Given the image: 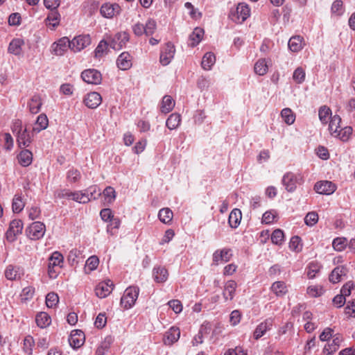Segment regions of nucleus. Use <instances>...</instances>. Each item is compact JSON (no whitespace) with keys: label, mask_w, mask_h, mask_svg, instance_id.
I'll use <instances>...</instances> for the list:
<instances>
[{"label":"nucleus","mask_w":355,"mask_h":355,"mask_svg":"<svg viewBox=\"0 0 355 355\" xmlns=\"http://www.w3.org/2000/svg\"><path fill=\"white\" fill-rule=\"evenodd\" d=\"M5 277L10 281L19 280L24 274L23 268L19 266L8 265L5 270Z\"/></svg>","instance_id":"17"},{"label":"nucleus","mask_w":355,"mask_h":355,"mask_svg":"<svg viewBox=\"0 0 355 355\" xmlns=\"http://www.w3.org/2000/svg\"><path fill=\"white\" fill-rule=\"evenodd\" d=\"M273 325L274 319L272 318H266L257 326L253 333L254 338L255 340L261 338L267 331L272 329Z\"/></svg>","instance_id":"15"},{"label":"nucleus","mask_w":355,"mask_h":355,"mask_svg":"<svg viewBox=\"0 0 355 355\" xmlns=\"http://www.w3.org/2000/svg\"><path fill=\"white\" fill-rule=\"evenodd\" d=\"M19 164L23 167L30 166L33 162V153L28 149H24L17 156Z\"/></svg>","instance_id":"28"},{"label":"nucleus","mask_w":355,"mask_h":355,"mask_svg":"<svg viewBox=\"0 0 355 355\" xmlns=\"http://www.w3.org/2000/svg\"><path fill=\"white\" fill-rule=\"evenodd\" d=\"M24 41L21 38H14L9 44L8 51L15 55H19L22 52Z\"/></svg>","instance_id":"30"},{"label":"nucleus","mask_w":355,"mask_h":355,"mask_svg":"<svg viewBox=\"0 0 355 355\" xmlns=\"http://www.w3.org/2000/svg\"><path fill=\"white\" fill-rule=\"evenodd\" d=\"M82 193L86 196L87 200H86V203H88L92 200L98 199L102 194L100 191V189L97 185H91L88 188L85 190H82Z\"/></svg>","instance_id":"33"},{"label":"nucleus","mask_w":355,"mask_h":355,"mask_svg":"<svg viewBox=\"0 0 355 355\" xmlns=\"http://www.w3.org/2000/svg\"><path fill=\"white\" fill-rule=\"evenodd\" d=\"M232 257V250L228 248H224L221 250H216L212 255V261L215 265L219 262H228Z\"/></svg>","instance_id":"16"},{"label":"nucleus","mask_w":355,"mask_h":355,"mask_svg":"<svg viewBox=\"0 0 355 355\" xmlns=\"http://www.w3.org/2000/svg\"><path fill=\"white\" fill-rule=\"evenodd\" d=\"M49 125V119L45 114H40L35 123L32 131L35 133H39L43 130L47 128Z\"/></svg>","instance_id":"34"},{"label":"nucleus","mask_w":355,"mask_h":355,"mask_svg":"<svg viewBox=\"0 0 355 355\" xmlns=\"http://www.w3.org/2000/svg\"><path fill=\"white\" fill-rule=\"evenodd\" d=\"M35 345V340L33 336L28 335L26 336L24 339L23 343V351L27 355H32L33 351V347Z\"/></svg>","instance_id":"48"},{"label":"nucleus","mask_w":355,"mask_h":355,"mask_svg":"<svg viewBox=\"0 0 355 355\" xmlns=\"http://www.w3.org/2000/svg\"><path fill=\"white\" fill-rule=\"evenodd\" d=\"M289 248L295 252H300L301 250V239L300 236H294L291 237L289 242Z\"/></svg>","instance_id":"60"},{"label":"nucleus","mask_w":355,"mask_h":355,"mask_svg":"<svg viewBox=\"0 0 355 355\" xmlns=\"http://www.w3.org/2000/svg\"><path fill=\"white\" fill-rule=\"evenodd\" d=\"M175 105L173 98L169 95H165L161 102L160 111L164 114H167L173 109Z\"/></svg>","instance_id":"37"},{"label":"nucleus","mask_w":355,"mask_h":355,"mask_svg":"<svg viewBox=\"0 0 355 355\" xmlns=\"http://www.w3.org/2000/svg\"><path fill=\"white\" fill-rule=\"evenodd\" d=\"M347 269L344 266H339L336 267L329 275V281L333 284L339 282L343 276L346 275Z\"/></svg>","instance_id":"32"},{"label":"nucleus","mask_w":355,"mask_h":355,"mask_svg":"<svg viewBox=\"0 0 355 355\" xmlns=\"http://www.w3.org/2000/svg\"><path fill=\"white\" fill-rule=\"evenodd\" d=\"M71 42V50L73 52H79L91 44L89 35H81L75 37Z\"/></svg>","instance_id":"11"},{"label":"nucleus","mask_w":355,"mask_h":355,"mask_svg":"<svg viewBox=\"0 0 355 355\" xmlns=\"http://www.w3.org/2000/svg\"><path fill=\"white\" fill-rule=\"evenodd\" d=\"M173 217V213L171 209L162 208L159 211L158 218L159 220L164 223L169 225L171 223Z\"/></svg>","instance_id":"42"},{"label":"nucleus","mask_w":355,"mask_h":355,"mask_svg":"<svg viewBox=\"0 0 355 355\" xmlns=\"http://www.w3.org/2000/svg\"><path fill=\"white\" fill-rule=\"evenodd\" d=\"M130 40L129 33L126 31L119 32L109 38L110 46L116 51L121 50Z\"/></svg>","instance_id":"8"},{"label":"nucleus","mask_w":355,"mask_h":355,"mask_svg":"<svg viewBox=\"0 0 355 355\" xmlns=\"http://www.w3.org/2000/svg\"><path fill=\"white\" fill-rule=\"evenodd\" d=\"M116 62L119 69L125 71L131 68L132 57L128 51H124L118 56Z\"/></svg>","instance_id":"22"},{"label":"nucleus","mask_w":355,"mask_h":355,"mask_svg":"<svg viewBox=\"0 0 355 355\" xmlns=\"http://www.w3.org/2000/svg\"><path fill=\"white\" fill-rule=\"evenodd\" d=\"M281 116L284 121L288 125H291L295 122V115L290 108L283 109L281 112Z\"/></svg>","instance_id":"53"},{"label":"nucleus","mask_w":355,"mask_h":355,"mask_svg":"<svg viewBox=\"0 0 355 355\" xmlns=\"http://www.w3.org/2000/svg\"><path fill=\"white\" fill-rule=\"evenodd\" d=\"M204 35V30L201 28L197 27L194 28L193 32L189 35V45L194 47L197 46L202 39Z\"/></svg>","instance_id":"38"},{"label":"nucleus","mask_w":355,"mask_h":355,"mask_svg":"<svg viewBox=\"0 0 355 355\" xmlns=\"http://www.w3.org/2000/svg\"><path fill=\"white\" fill-rule=\"evenodd\" d=\"M304 44V40L300 35L291 37L288 43L289 49L294 53L300 51L303 49Z\"/></svg>","instance_id":"27"},{"label":"nucleus","mask_w":355,"mask_h":355,"mask_svg":"<svg viewBox=\"0 0 355 355\" xmlns=\"http://www.w3.org/2000/svg\"><path fill=\"white\" fill-rule=\"evenodd\" d=\"M341 118L339 115H334L331 117L329 123V131L331 135L334 136L335 133L340 128Z\"/></svg>","instance_id":"46"},{"label":"nucleus","mask_w":355,"mask_h":355,"mask_svg":"<svg viewBox=\"0 0 355 355\" xmlns=\"http://www.w3.org/2000/svg\"><path fill=\"white\" fill-rule=\"evenodd\" d=\"M306 73L304 69L299 67L296 68L293 73V79L297 84H302L304 82Z\"/></svg>","instance_id":"56"},{"label":"nucleus","mask_w":355,"mask_h":355,"mask_svg":"<svg viewBox=\"0 0 355 355\" xmlns=\"http://www.w3.org/2000/svg\"><path fill=\"white\" fill-rule=\"evenodd\" d=\"M42 105V98L38 94H34L28 102L29 112L33 114H37L40 111Z\"/></svg>","instance_id":"29"},{"label":"nucleus","mask_w":355,"mask_h":355,"mask_svg":"<svg viewBox=\"0 0 355 355\" xmlns=\"http://www.w3.org/2000/svg\"><path fill=\"white\" fill-rule=\"evenodd\" d=\"M108 222L109 223L107 226V232L111 236L115 235L121 225L120 219L119 218L114 217Z\"/></svg>","instance_id":"50"},{"label":"nucleus","mask_w":355,"mask_h":355,"mask_svg":"<svg viewBox=\"0 0 355 355\" xmlns=\"http://www.w3.org/2000/svg\"><path fill=\"white\" fill-rule=\"evenodd\" d=\"M113 284L111 280L101 282L96 286L95 293L99 298H105L110 295L112 291Z\"/></svg>","instance_id":"19"},{"label":"nucleus","mask_w":355,"mask_h":355,"mask_svg":"<svg viewBox=\"0 0 355 355\" xmlns=\"http://www.w3.org/2000/svg\"><path fill=\"white\" fill-rule=\"evenodd\" d=\"M23 223L19 219L12 220L7 230L5 237L8 242L13 243L17 239V236L22 233Z\"/></svg>","instance_id":"6"},{"label":"nucleus","mask_w":355,"mask_h":355,"mask_svg":"<svg viewBox=\"0 0 355 355\" xmlns=\"http://www.w3.org/2000/svg\"><path fill=\"white\" fill-rule=\"evenodd\" d=\"M121 8L118 3H105L100 8L101 15L107 19H112L121 13Z\"/></svg>","instance_id":"13"},{"label":"nucleus","mask_w":355,"mask_h":355,"mask_svg":"<svg viewBox=\"0 0 355 355\" xmlns=\"http://www.w3.org/2000/svg\"><path fill=\"white\" fill-rule=\"evenodd\" d=\"M102 102V98L99 93L92 92L88 93L83 99V103L89 109H96Z\"/></svg>","instance_id":"18"},{"label":"nucleus","mask_w":355,"mask_h":355,"mask_svg":"<svg viewBox=\"0 0 355 355\" xmlns=\"http://www.w3.org/2000/svg\"><path fill=\"white\" fill-rule=\"evenodd\" d=\"M347 245V239L345 237H337L333 240L332 246L338 252H342Z\"/></svg>","instance_id":"55"},{"label":"nucleus","mask_w":355,"mask_h":355,"mask_svg":"<svg viewBox=\"0 0 355 355\" xmlns=\"http://www.w3.org/2000/svg\"><path fill=\"white\" fill-rule=\"evenodd\" d=\"M61 16L58 10H51L46 19V25L51 29L54 30L60 24Z\"/></svg>","instance_id":"31"},{"label":"nucleus","mask_w":355,"mask_h":355,"mask_svg":"<svg viewBox=\"0 0 355 355\" xmlns=\"http://www.w3.org/2000/svg\"><path fill=\"white\" fill-rule=\"evenodd\" d=\"M110 46L109 41L107 42L105 40L100 41L96 48L95 49L94 53L96 58H101L107 53L108 46Z\"/></svg>","instance_id":"44"},{"label":"nucleus","mask_w":355,"mask_h":355,"mask_svg":"<svg viewBox=\"0 0 355 355\" xmlns=\"http://www.w3.org/2000/svg\"><path fill=\"white\" fill-rule=\"evenodd\" d=\"M81 78L85 83L92 85H99L102 81L100 71L94 69H88L81 73Z\"/></svg>","instance_id":"12"},{"label":"nucleus","mask_w":355,"mask_h":355,"mask_svg":"<svg viewBox=\"0 0 355 355\" xmlns=\"http://www.w3.org/2000/svg\"><path fill=\"white\" fill-rule=\"evenodd\" d=\"M271 241L273 244L281 245L284 242V233L280 229H276L271 234Z\"/></svg>","instance_id":"54"},{"label":"nucleus","mask_w":355,"mask_h":355,"mask_svg":"<svg viewBox=\"0 0 355 355\" xmlns=\"http://www.w3.org/2000/svg\"><path fill=\"white\" fill-rule=\"evenodd\" d=\"M175 53L174 45L171 42L166 43L161 49L159 62L163 66L168 65L172 60Z\"/></svg>","instance_id":"10"},{"label":"nucleus","mask_w":355,"mask_h":355,"mask_svg":"<svg viewBox=\"0 0 355 355\" xmlns=\"http://www.w3.org/2000/svg\"><path fill=\"white\" fill-rule=\"evenodd\" d=\"M33 141V135L28 132L26 128L22 131H19L17 135V141L19 148L28 147L31 145Z\"/></svg>","instance_id":"25"},{"label":"nucleus","mask_w":355,"mask_h":355,"mask_svg":"<svg viewBox=\"0 0 355 355\" xmlns=\"http://www.w3.org/2000/svg\"><path fill=\"white\" fill-rule=\"evenodd\" d=\"M322 266L316 261L310 262L306 268V275L309 279H313L320 273Z\"/></svg>","instance_id":"40"},{"label":"nucleus","mask_w":355,"mask_h":355,"mask_svg":"<svg viewBox=\"0 0 355 355\" xmlns=\"http://www.w3.org/2000/svg\"><path fill=\"white\" fill-rule=\"evenodd\" d=\"M35 293V288L32 286H28L24 288L20 293V298L21 302H26L31 300Z\"/></svg>","instance_id":"52"},{"label":"nucleus","mask_w":355,"mask_h":355,"mask_svg":"<svg viewBox=\"0 0 355 355\" xmlns=\"http://www.w3.org/2000/svg\"><path fill=\"white\" fill-rule=\"evenodd\" d=\"M85 341V334L83 331L79 329L73 330L69 338L70 345L73 348H79Z\"/></svg>","instance_id":"23"},{"label":"nucleus","mask_w":355,"mask_h":355,"mask_svg":"<svg viewBox=\"0 0 355 355\" xmlns=\"http://www.w3.org/2000/svg\"><path fill=\"white\" fill-rule=\"evenodd\" d=\"M343 340V336L336 334L334 336L333 340L331 343L327 344L323 348L322 353L324 355H332L334 352H336L339 347L340 346L341 343Z\"/></svg>","instance_id":"21"},{"label":"nucleus","mask_w":355,"mask_h":355,"mask_svg":"<svg viewBox=\"0 0 355 355\" xmlns=\"http://www.w3.org/2000/svg\"><path fill=\"white\" fill-rule=\"evenodd\" d=\"M35 322L40 328L44 329L51 324V318L46 312H40L36 315Z\"/></svg>","instance_id":"39"},{"label":"nucleus","mask_w":355,"mask_h":355,"mask_svg":"<svg viewBox=\"0 0 355 355\" xmlns=\"http://www.w3.org/2000/svg\"><path fill=\"white\" fill-rule=\"evenodd\" d=\"M139 294V288L137 286L128 287L121 298V306L124 309H130L135 304Z\"/></svg>","instance_id":"3"},{"label":"nucleus","mask_w":355,"mask_h":355,"mask_svg":"<svg viewBox=\"0 0 355 355\" xmlns=\"http://www.w3.org/2000/svg\"><path fill=\"white\" fill-rule=\"evenodd\" d=\"M352 128L350 126H345L343 128H340L336 133L334 134L333 137L336 138H338L342 141H347L350 136L352 134Z\"/></svg>","instance_id":"45"},{"label":"nucleus","mask_w":355,"mask_h":355,"mask_svg":"<svg viewBox=\"0 0 355 355\" xmlns=\"http://www.w3.org/2000/svg\"><path fill=\"white\" fill-rule=\"evenodd\" d=\"M99 264V259L96 256H91L86 261L85 267L89 269V271L94 270L96 269Z\"/></svg>","instance_id":"64"},{"label":"nucleus","mask_w":355,"mask_h":355,"mask_svg":"<svg viewBox=\"0 0 355 355\" xmlns=\"http://www.w3.org/2000/svg\"><path fill=\"white\" fill-rule=\"evenodd\" d=\"M242 218V213L239 209H234L230 214L228 218V223L230 226L236 229L239 225Z\"/></svg>","instance_id":"35"},{"label":"nucleus","mask_w":355,"mask_h":355,"mask_svg":"<svg viewBox=\"0 0 355 355\" xmlns=\"http://www.w3.org/2000/svg\"><path fill=\"white\" fill-rule=\"evenodd\" d=\"M46 232L44 223L40 221L32 223L26 229V234L31 240H39L42 239Z\"/></svg>","instance_id":"7"},{"label":"nucleus","mask_w":355,"mask_h":355,"mask_svg":"<svg viewBox=\"0 0 355 355\" xmlns=\"http://www.w3.org/2000/svg\"><path fill=\"white\" fill-rule=\"evenodd\" d=\"M64 257L58 252H53L49 258L48 275L51 279H55L60 272L63 266Z\"/></svg>","instance_id":"1"},{"label":"nucleus","mask_w":355,"mask_h":355,"mask_svg":"<svg viewBox=\"0 0 355 355\" xmlns=\"http://www.w3.org/2000/svg\"><path fill=\"white\" fill-rule=\"evenodd\" d=\"M250 8L246 3H239L234 10L230 14V19L237 24H241L250 16Z\"/></svg>","instance_id":"4"},{"label":"nucleus","mask_w":355,"mask_h":355,"mask_svg":"<svg viewBox=\"0 0 355 355\" xmlns=\"http://www.w3.org/2000/svg\"><path fill=\"white\" fill-rule=\"evenodd\" d=\"M216 62V56L212 52L206 53L202 57L201 65L205 70H210Z\"/></svg>","instance_id":"43"},{"label":"nucleus","mask_w":355,"mask_h":355,"mask_svg":"<svg viewBox=\"0 0 355 355\" xmlns=\"http://www.w3.org/2000/svg\"><path fill=\"white\" fill-rule=\"evenodd\" d=\"M55 196L58 198H67L82 204H86V200H88L86 196L82 193V191H71L66 189L57 191Z\"/></svg>","instance_id":"5"},{"label":"nucleus","mask_w":355,"mask_h":355,"mask_svg":"<svg viewBox=\"0 0 355 355\" xmlns=\"http://www.w3.org/2000/svg\"><path fill=\"white\" fill-rule=\"evenodd\" d=\"M25 203L20 195H15L12 200V209L14 213H20L24 208Z\"/></svg>","instance_id":"51"},{"label":"nucleus","mask_w":355,"mask_h":355,"mask_svg":"<svg viewBox=\"0 0 355 355\" xmlns=\"http://www.w3.org/2000/svg\"><path fill=\"white\" fill-rule=\"evenodd\" d=\"M276 216V212L275 211H267L262 216L261 223L267 225L271 224L274 222Z\"/></svg>","instance_id":"63"},{"label":"nucleus","mask_w":355,"mask_h":355,"mask_svg":"<svg viewBox=\"0 0 355 355\" xmlns=\"http://www.w3.org/2000/svg\"><path fill=\"white\" fill-rule=\"evenodd\" d=\"M304 182V177L301 173L286 172L282 177V183L288 192L295 191L297 184Z\"/></svg>","instance_id":"2"},{"label":"nucleus","mask_w":355,"mask_h":355,"mask_svg":"<svg viewBox=\"0 0 355 355\" xmlns=\"http://www.w3.org/2000/svg\"><path fill=\"white\" fill-rule=\"evenodd\" d=\"M71 49V42L68 37H63L51 44V53L55 55H63L67 50Z\"/></svg>","instance_id":"9"},{"label":"nucleus","mask_w":355,"mask_h":355,"mask_svg":"<svg viewBox=\"0 0 355 355\" xmlns=\"http://www.w3.org/2000/svg\"><path fill=\"white\" fill-rule=\"evenodd\" d=\"M181 116L178 113H172L166 121V127L172 130L178 128L181 123Z\"/></svg>","instance_id":"41"},{"label":"nucleus","mask_w":355,"mask_h":355,"mask_svg":"<svg viewBox=\"0 0 355 355\" xmlns=\"http://www.w3.org/2000/svg\"><path fill=\"white\" fill-rule=\"evenodd\" d=\"M103 195L107 203L111 204L114 202L116 194L112 187L108 186L103 191Z\"/></svg>","instance_id":"57"},{"label":"nucleus","mask_w":355,"mask_h":355,"mask_svg":"<svg viewBox=\"0 0 355 355\" xmlns=\"http://www.w3.org/2000/svg\"><path fill=\"white\" fill-rule=\"evenodd\" d=\"M153 277L157 283H164L168 277V270L162 266H155L153 269Z\"/></svg>","instance_id":"24"},{"label":"nucleus","mask_w":355,"mask_h":355,"mask_svg":"<svg viewBox=\"0 0 355 355\" xmlns=\"http://www.w3.org/2000/svg\"><path fill=\"white\" fill-rule=\"evenodd\" d=\"M270 290L277 297H282L288 292L286 283L283 281L275 282L272 284Z\"/></svg>","instance_id":"36"},{"label":"nucleus","mask_w":355,"mask_h":355,"mask_svg":"<svg viewBox=\"0 0 355 355\" xmlns=\"http://www.w3.org/2000/svg\"><path fill=\"white\" fill-rule=\"evenodd\" d=\"M336 188L334 183L328 180L317 182L314 185L315 192L322 195H331L335 192Z\"/></svg>","instance_id":"14"},{"label":"nucleus","mask_w":355,"mask_h":355,"mask_svg":"<svg viewBox=\"0 0 355 355\" xmlns=\"http://www.w3.org/2000/svg\"><path fill=\"white\" fill-rule=\"evenodd\" d=\"M236 288L237 284L234 280H229L225 283L223 291V296L225 301L234 299Z\"/></svg>","instance_id":"26"},{"label":"nucleus","mask_w":355,"mask_h":355,"mask_svg":"<svg viewBox=\"0 0 355 355\" xmlns=\"http://www.w3.org/2000/svg\"><path fill=\"white\" fill-rule=\"evenodd\" d=\"M144 26L145 28V35L147 36L153 35L157 28L156 22L153 19H148L146 22V24Z\"/></svg>","instance_id":"61"},{"label":"nucleus","mask_w":355,"mask_h":355,"mask_svg":"<svg viewBox=\"0 0 355 355\" xmlns=\"http://www.w3.org/2000/svg\"><path fill=\"white\" fill-rule=\"evenodd\" d=\"M268 67L266 59H259L254 64V72L257 74L263 76L268 72Z\"/></svg>","instance_id":"49"},{"label":"nucleus","mask_w":355,"mask_h":355,"mask_svg":"<svg viewBox=\"0 0 355 355\" xmlns=\"http://www.w3.org/2000/svg\"><path fill=\"white\" fill-rule=\"evenodd\" d=\"M81 178L80 172L76 168H71L67 173V179L71 183H76Z\"/></svg>","instance_id":"59"},{"label":"nucleus","mask_w":355,"mask_h":355,"mask_svg":"<svg viewBox=\"0 0 355 355\" xmlns=\"http://www.w3.org/2000/svg\"><path fill=\"white\" fill-rule=\"evenodd\" d=\"M59 302V297L54 292L49 293L46 296V304L49 308H55Z\"/></svg>","instance_id":"58"},{"label":"nucleus","mask_w":355,"mask_h":355,"mask_svg":"<svg viewBox=\"0 0 355 355\" xmlns=\"http://www.w3.org/2000/svg\"><path fill=\"white\" fill-rule=\"evenodd\" d=\"M331 114H332L331 110L327 106L323 105L320 107L319 111H318L319 119H320V121L323 124H327L328 123V121L331 119V117L333 116H331Z\"/></svg>","instance_id":"47"},{"label":"nucleus","mask_w":355,"mask_h":355,"mask_svg":"<svg viewBox=\"0 0 355 355\" xmlns=\"http://www.w3.org/2000/svg\"><path fill=\"white\" fill-rule=\"evenodd\" d=\"M180 336V330L177 327H171L164 335L163 342L166 345H172L176 343Z\"/></svg>","instance_id":"20"},{"label":"nucleus","mask_w":355,"mask_h":355,"mask_svg":"<svg viewBox=\"0 0 355 355\" xmlns=\"http://www.w3.org/2000/svg\"><path fill=\"white\" fill-rule=\"evenodd\" d=\"M331 12L338 16L343 13V3L341 0H336L333 2L331 8Z\"/></svg>","instance_id":"62"}]
</instances>
